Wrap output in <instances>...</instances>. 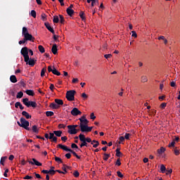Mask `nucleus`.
<instances>
[{"mask_svg": "<svg viewBox=\"0 0 180 180\" xmlns=\"http://www.w3.org/2000/svg\"><path fill=\"white\" fill-rule=\"evenodd\" d=\"M81 122L79 123V127H80V131L82 133H89V131H92V129H94V127H89L88 123H89V121L88 120H80Z\"/></svg>", "mask_w": 180, "mask_h": 180, "instance_id": "obj_1", "label": "nucleus"}, {"mask_svg": "<svg viewBox=\"0 0 180 180\" xmlns=\"http://www.w3.org/2000/svg\"><path fill=\"white\" fill-rule=\"evenodd\" d=\"M20 122H17L20 127H22L23 129H25V130H27L28 131H30V130H32L30 128H29L30 122L29 121L26 120V119H25L24 117H21L20 119Z\"/></svg>", "mask_w": 180, "mask_h": 180, "instance_id": "obj_2", "label": "nucleus"}, {"mask_svg": "<svg viewBox=\"0 0 180 180\" xmlns=\"http://www.w3.org/2000/svg\"><path fill=\"white\" fill-rule=\"evenodd\" d=\"M75 94L77 91L75 90H70L66 93V99L69 101V102H72V101H75Z\"/></svg>", "mask_w": 180, "mask_h": 180, "instance_id": "obj_3", "label": "nucleus"}, {"mask_svg": "<svg viewBox=\"0 0 180 180\" xmlns=\"http://www.w3.org/2000/svg\"><path fill=\"white\" fill-rule=\"evenodd\" d=\"M20 53L22 55V57L24 58V60L29 61V49L25 46L22 48Z\"/></svg>", "mask_w": 180, "mask_h": 180, "instance_id": "obj_4", "label": "nucleus"}, {"mask_svg": "<svg viewBox=\"0 0 180 180\" xmlns=\"http://www.w3.org/2000/svg\"><path fill=\"white\" fill-rule=\"evenodd\" d=\"M48 71L49 72H52L54 75H58V77L61 75V72L57 70L54 66L52 67L51 65H49L48 67Z\"/></svg>", "mask_w": 180, "mask_h": 180, "instance_id": "obj_5", "label": "nucleus"}, {"mask_svg": "<svg viewBox=\"0 0 180 180\" xmlns=\"http://www.w3.org/2000/svg\"><path fill=\"white\" fill-rule=\"evenodd\" d=\"M86 141L87 143H91V144L93 145L94 148H96L99 146V141H98L96 140L92 141V139H91V138H89V137L86 138Z\"/></svg>", "mask_w": 180, "mask_h": 180, "instance_id": "obj_6", "label": "nucleus"}, {"mask_svg": "<svg viewBox=\"0 0 180 180\" xmlns=\"http://www.w3.org/2000/svg\"><path fill=\"white\" fill-rule=\"evenodd\" d=\"M27 162L31 164V165H37V167H41V162L37 161V160L32 158V161L30 159L27 160Z\"/></svg>", "mask_w": 180, "mask_h": 180, "instance_id": "obj_7", "label": "nucleus"}, {"mask_svg": "<svg viewBox=\"0 0 180 180\" xmlns=\"http://www.w3.org/2000/svg\"><path fill=\"white\" fill-rule=\"evenodd\" d=\"M68 133L70 134H77V133L79 131V129H75L71 125H68Z\"/></svg>", "mask_w": 180, "mask_h": 180, "instance_id": "obj_8", "label": "nucleus"}, {"mask_svg": "<svg viewBox=\"0 0 180 180\" xmlns=\"http://www.w3.org/2000/svg\"><path fill=\"white\" fill-rule=\"evenodd\" d=\"M71 115L72 116H78L79 115H82V112L81 111H79V110H78V108H74L71 110Z\"/></svg>", "mask_w": 180, "mask_h": 180, "instance_id": "obj_9", "label": "nucleus"}, {"mask_svg": "<svg viewBox=\"0 0 180 180\" xmlns=\"http://www.w3.org/2000/svg\"><path fill=\"white\" fill-rule=\"evenodd\" d=\"M24 39H25L27 41H34V37H33L32 34H30L29 33L24 35Z\"/></svg>", "mask_w": 180, "mask_h": 180, "instance_id": "obj_10", "label": "nucleus"}, {"mask_svg": "<svg viewBox=\"0 0 180 180\" xmlns=\"http://www.w3.org/2000/svg\"><path fill=\"white\" fill-rule=\"evenodd\" d=\"M36 60L34 58H29L28 61H25L28 65H30L31 67H34V64H36Z\"/></svg>", "mask_w": 180, "mask_h": 180, "instance_id": "obj_11", "label": "nucleus"}, {"mask_svg": "<svg viewBox=\"0 0 180 180\" xmlns=\"http://www.w3.org/2000/svg\"><path fill=\"white\" fill-rule=\"evenodd\" d=\"M44 25L46 29H48V30L51 32V33H52L53 34H55L56 32H54V29L51 27V26H50V24L49 22H45Z\"/></svg>", "mask_w": 180, "mask_h": 180, "instance_id": "obj_12", "label": "nucleus"}, {"mask_svg": "<svg viewBox=\"0 0 180 180\" xmlns=\"http://www.w3.org/2000/svg\"><path fill=\"white\" fill-rule=\"evenodd\" d=\"M49 140H51L53 143H57V137L51 132L49 133Z\"/></svg>", "mask_w": 180, "mask_h": 180, "instance_id": "obj_13", "label": "nucleus"}, {"mask_svg": "<svg viewBox=\"0 0 180 180\" xmlns=\"http://www.w3.org/2000/svg\"><path fill=\"white\" fill-rule=\"evenodd\" d=\"M58 147L59 148H61L62 150H64V151H69L70 152L71 150V149L68 148V147L67 146H64L63 144H58Z\"/></svg>", "mask_w": 180, "mask_h": 180, "instance_id": "obj_14", "label": "nucleus"}, {"mask_svg": "<svg viewBox=\"0 0 180 180\" xmlns=\"http://www.w3.org/2000/svg\"><path fill=\"white\" fill-rule=\"evenodd\" d=\"M55 103L56 105H58V106H63V105H64V101L61 99H58V98H56L55 99Z\"/></svg>", "mask_w": 180, "mask_h": 180, "instance_id": "obj_15", "label": "nucleus"}, {"mask_svg": "<svg viewBox=\"0 0 180 180\" xmlns=\"http://www.w3.org/2000/svg\"><path fill=\"white\" fill-rule=\"evenodd\" d=\"M22 116H25V117H26V119H32V115H30V114H29V112H27L26 111H22Z\"/></svg>", "mask_w": 180, "mask_h": 180, "instance_id": "obj_16", "label": "nucleus"}, {"mask_svg": "<svg viewBox=\"0 0 180 180\" xmlns=\"http://www.w3.org/2000/svg\"><path fill=\"white\" fill-rule=\"evenodd\" d=\"M58 51V50L57 49V44H54L51 49V51H52L53 54H54V55L57 54Z\"/></svg>", "mask_w": 180, "mask_h": 180, "instance_id": "obj_17", "label": "nucleus"}, {"mask_svg": "<svg viewBox=\"0 0 180 180\" xmlns=\"http://www.w3.org/2000/svg\"><path fill=\"white\" fill-rule=\"evenodd\" d=\"M10 81L11 82H13V84H16V82H18V79H16V76L11 75L10 77Z\"/></svg>", "mask_w": 180, "mask_h": 180, "instance_id": "obj_18", "label": "nucleus"}, {"mask_svg": "<svg viewBox=\"0 0 180 180\" xmlns=\"http://www.w3.org/2000/svg\"><path fill=\"white\" fill-rule=\"evenodd\" d=\"M32 130L33 133H35V134H39V129L37 128V125H33Z\"/></svg>", "mask_w": 180, "mask_h": 180, "instance_id": "obj_19", "label": "nucleus"}, {"mask_svg": "<svg viewBox=\"0 0 180 180\" xmlns=\"http://www.w3.org/2000/svg\"><path fill=\"white\" fill-rule=\"evenodd\" d=\"M49 106L52 109H58L60 108V105H57L56 103H51Z\"/></svg>", "mask_w": 180, "mask_h": 180, "instance_id": "obj_20", "label": "nucleus"}, {"mask_svg": "<svg viewBox=\"0 0 180 180\" xmlns=\"http://www.w3.org/2000/svg\"><path fill=\"white\" fill-rule=\"evenodd\" d=\"M66 12L69 16H72V15H74V10L70 8H67Z\"/></svg>", "mask_w": 180, "mask_h": 180, "instance_id": "obj_21", "label": "nucleus"}, {"mask_svg": "<svg viewBox=\"0 0 180 180\" xmlns=\"http://www.w3.org/2000/svg\"><path fill=\"white\" fill-rule=\"evenodd\" d=\"M79 139L80 140V141L84 142V141H86V138L85 137V135L82 134H80L79 135Z\"/></svg>", "mask_w": 180, "mask_h": 180, "instance_id": "obj_22", "label": "nucleus"}, {"mask_svg": "<svg viewBox=\"0 0 180 180\" xmlns=\"http://www.w3.org/2000/svg\"><path fill=\"white\" fill-rule=\"evenodd\" d=\"M25 94L30 96H34V91L33 90H26Z\"/></svg>", "mask_w": 180, "mask_h": 180, "instance_id": "obj_23", "label": "nucleus"}, {"mask_svg": "<svg viewBox=\"0 0 180 180\" xmlns=\"http://www.w3.org/2000/svg\"><path fill=\"white\" fill-rule=\"evenodd\" d=\"M29 34V31L27 30V28L26 27H23L22 32V36H25V34Z\"/></svg>", "mask_w": 180, "mask_h": 180, "instance_id": "obj_24", "label": "nucleus"}, {"mask_svg": "<svg viewBox=\"0 0 180 180\" xmlns=\"http://www.w3.org/2000/svg\"><path fill=\"white\" fill-rule=\"evenodd\" d=\"M53 134H55L57 137H61V134H63V131H54Z\"/></svg>", "mask_w": 180, "mask_h": 180, "instance_id": "obj_25", "label": "nucleus"}, {"mask_svg": "<svg viewBox=\"0 0 180 180\" xmlns=\"http://www.w3.org/2000/svg\"><path fill=\"white\" fill-rule=\"evenodd\" d=\"M115 152H116V157H122V155H123V153H122V152H120V148H117L115 150Z\"/></svg>", "mask_w": 180, "mask_h": 180, "instance_id": "obj_26", "label": "nucleus"}, {"mask_svg": "<svg viewBox=\"0 0 180 180\" xmlns=\"http://www.w3.org/2000/svg\"><path fill=\"white\" fill-rule=\"evenodd\" d=\"M160 171L162 174H165V172L167 171V168L165 167V165H160Z\"/></svg>", "mask_w": 180, "mask_h": 180, "instance_id": "obj_27", "label": "nucleus"}, {"mask_svg": "<svg viewBox=\"0 0 180 180\" xmlns=\"http://www.w3.org/2000/svg\"><path fill=\"white\" fill-rule=\"evenodd\" d=\"M38 50H39L40 53H45L46 51V49H44V47L41 45H39L38 46Z\"/></svg>", "mask_w": 180, "mask_h": 180, "instance_id": "obj_28", "label": "nucleus"}, {"mask_svg": "<svg viewBox=\"0 0 180 180\" xmlns=\"http://www.w3.org/2000/svg\"><path fill=\"white\" fill-rule=\"evenodd\" d=\"M158 153L161 155L163 153H165V148L161 147L160 149L158 150Z\"/></svg>", "mask_w": 180, "mask_h": 180, "instance_id": "obj_29", "label": "nucleus"}, {"mask_svg": "<svg viewBox=\"0 0 180 180\" xmlns=\"http://www.w3.org/2000/svg\"><path fill=\"white\" fill-rule=\"evenodd\" d=\"M46 115L48 117H50L51 116H54V112L53 111H46Z\"/></svg>", "mask_w": 180, "mask_h": 180, "instance_id": "obj_30", "label": "nucleus"}, {"mask_svg": "<svg viewBox=\"0 0 180 180\" xmlns=\"http://www.w3.org/2000/svg\"><path fill=\"white\" fill-rule=\"evenodd\" d=\"M82 147H88V142L86 141H84L80 144V148H82Z\"/></svg>", "mask_w": 180, "mask_h": 180, "instance_id": "obj_31", "label": "nucleus"}, {"mask_svg": "<svg viewBox=\"0 0 180 180\" xmlns=\"http://www.w3.org/2000/svg\"><path fill=\"white\" fill-rule=\"evenodd\" d=\"M148 81V79L147 78V76H141V82H147Z\"/></svg>", "mask_w": 180, "mask_h": 180, "instance_id": "obj_32", "label": "nucleus"}, {"mask_svg": "<svg viewBox=\"0 0 180 180\" xmlns=\"http://www.w3.org/2000/svg\"><path fill=\"white\" fill-rule=\"evenodd\" d=\"M16 98L17 99H20L21 98H23V92L22 91L18 92L16 96Z\"/></svg>", "mask_w": 180, "mask_h": 180, "instance_id": "obj_33", "label": "nucleus"}, {"mask_svg": "<svg viewBox=\"0 0 180 180\" xmlns=\"http://www.w3.org/2000/svg\"><path fill=\"white\" fill-rule=\"evenodd\" d=\"M103 155H104L103 157L104 161H108V160H109L110 157V154L104 153Z\"/></svg>", "mask_w": 180, "mask_h": 180, "instance_id": "obj_34", "label": "nucleus"}, {"mask_svg": "<svg viewBox=\"0 0 180 180\" xmlns=\"http://www.w3.org/2000/svg\"><path fill=\"white\" fill-rule=\"evenodd\" d=\"M59 18L60 19V22L62 25H64V22H65V20L64 19V16L63 15H59Z\"/></svg>", "mask_w": 180, "mask_h": 180, "instance_id": "obj_35", "label": "nucleus"}, {"mask_svg": "<svg viewBox=\"0 0 180 180\" xmlns=\"http://www.w3.org/2000/svg\"><path fill=\"white\" fill-rule=\"evenodd\" d=\"M41 18L44 22H46V20H47V15L44 13L41 14Z\"/></svg>", "mask_w": 180, "mask_h": 180, "instance_id": "obj_36", "label": "nucleus"}, {"mask_svg": "<svg viewBox=\"0 0 180 180\" xmlns=\"http://www.w3.org/2000/svg\"><path fill=\"white\" fill-rule=\"evenodd\" d=\"M60 22V19L58 18V15L53 16V23H58Z\"/></svg>", "mask_w": 180, "mask_h": 180, "instance_id": "obj_37", "label": "nucleus"}, {"mask_svg": "<svg viewBox=\"0 0 180 180\" xmlns=\"http://www.w3.org/2000/svg\"><path fill=\"white\" fill-rule=\"evenodd\" d=\"M6 158H8V157H6V156L2 157L1 158L0 163H1V165H4V162L5 161H6Z\"/></svg>", "mask_w": 180, "mask_h": 180, "instance_id": "obj_38", "label": "nucleus"}, {"mask_svg": "<svg viewBox=\"0 0 180 180\" xmlns=\"http://www.w3.org/2000/svg\"><path fill=\"white\" fill-rule=\"evenodd\" d=\"M55 161L56 162H59V164H63V160H61V158H60L57 156L55 157Z\"/></svg>", "mask_w": 180, "mask_h": 180, "instance_id": "obj_39", "label": "nucleus"}, {"mask_svg": "<svg viewBox=\"0 0 180 180\" xmlns=\"http://www.w3.org/2000/svg\"><path fill=\"white\" fill-rule=\"evenodd\" d=\"M46 68H43L41 71V77H44V75H46Z\"/></svg>", "mask_w": 180, "mask_h": 180, "instance_id": "obj_40", "label": "nucleus"}, {"mask_svg": "<svg viewBox=\"0 0 180 180\" xmlns=\"http://www.w3.org/2000/svg\"><path fill=\"white\" fill-rule=\"evenodd\" d=\"M85 13L83 11L79 13V16L82 20H85Z\"/></svg>", "mask_w": 180, "mask_h": 180, "instance_id": "obj_41", "label": "nucleus"}, {"mask_svg": "<svg viewBox=\"0 0 180 180\" xmlns=\"http://www.w3.org/2000/svg\"><path fill=\"white\" fill-rule=\"evenodd\" d=\"M71 148H76L78 151H81V149L78 148V146L75 143H72Z\"/></svg>", "mask_w": 180, "mask_h": 180, "instance_id": "obj_42", "label": "nucleus"}, {"mask_svg": "<svg viewBox=\"0 0 180 180\" xmlns=\"http://www.w3.org/2000/svg\"><path fill=\"white\" fill-rule=\"evenodd\" d=\"M115 165H117V167H120L122 165V162H120V158H118L117 161L115 162Z\"/></svg>", "mask_w": 180, "mask_h": 180, "instance_id": "obj_43", "label": "nucleus"}, {"mask_svg": "<svg viewBox=\"0 0 180 180\" xmlns=\"http://www.w3.org/2000/svg\"><path fill=\"white\" fill-rule=\"evenodd\" d=\"M30 15L31 16H32V18H36V11L34 10L31 11Z\"/></svg>", "mask_w": 180, "mask_h": 180, "instance_id": "obj_44", "label": "nucleus"}, {"mask_svg": "<svg viewBox=\"0 0 180 180\" xmlns=\"http://www.w3.org/2000/svg\"><path fill=\"white\" fill-rule=\"evenodd\" d=\"M30 105H31L32 108L37 107V103H36V102H34V101H30Z\"/></svg>", "mask_w": 180, "mask_h": 180, "instance_id": "obj_45", "label": "nucleus"}, {"mask_svg": "<svg viewBox=\"0 0 180 180\" xmlns=\"http://www.w3.org/2000/svg\"><path fill=\"white\" fill-rule=\"evenodd\" d=\"M73 175L75 178H78V176H79V172H78V170L75 171Z\"/></svg>", "mask_w": 180, "mask_h": 180, "instance_id": "obj_46", "label": "nucleus"}, {"mask_svg": "<svg viewBox=\"0 0 180 180\" xmlns=\"http://www.w3.org/2000/svg\"><path fill=\"white\" fill-rule=\"evenodd\" d=\"M56 170L49 169V175H56Z\"/></svg>", "mask_w": 180, "mask_h": 180, "instance_id": "obj_47", "label": "nucleus"}, {"mask_svg": "<svg viewBox=\"0 0 180 180\" xmlns=\"http://www.w3.org/2000/svg\"><path fill=\"white\" fill-rule=\"evenodd\" d=\"M28 102H29V98H25L22 99V103H23L24 105H25V106H26V105L27 104Z\"/></svg>", "mask_w": 180, "mask_h": 180, "instance_id": "obj_48", "label": "nucleus"}, {"mask_svg": "<svg viewBox=\"0 0 180 180\" xmlns=\"http://www.w3.org/2000/svg\"><path fill=\"white\" fill-rule=\"evenodd\" d=\"M90 119H91L92 120H95L96 119V116H95V114H94V112L91 113Z\"/></svg>", "mask_w": 180, "mask_h": 180, "instance_id": "obj_49", "label": "nucleus"}, {"mask_svg": "<svg viewBox=\"0 0 180 180\" xmlns=\"http://www.w3.org/2000/svg\"><path fill=\"white\" fill-rule=\"evenodd\" d=\"M26 41H27L25 38L23 39V40H20L18 42V44H25V43H26Z\"/></svg>", "mask_w": 180, "mask_h": 180, "instance_id": "obj_50", "label": "nucleus"}, {"mask_svg": "<svg viewBox=\"0 0 180 180\" xmlns=\"http://www.w3.org/2000/svg\"><path fill=\"white\" fill-rule=\"evenodd\" d=\"M124 140H125L124 136H120L119 144H121L122 143H123V141H124Z\"/></svg>", "mask_w": 180, "mask_h": 180, "instance_id": "obj_51", "label": "nucleus"}, {"mask_svg": "<svg viewBox=\"0 0 180 180\" xmlns=\"http://www.w3.org/2000/svg\"><path fill=\"white\" fill-rule=\"evenodd\" d=\"M117 176H119V178H123V174H122V172H117Z\"/></svg>", "mask_w": 180, "mask_h": 180, "instance_id": "obj_52", "label": "nucleus"}, {"mask_svg": "<svg viewBox=\"0 0 180 180\" xmlns=\"http://www.w3.org/2000/svg\"><path fill=\"white\" fill-rule=\"evenodd\" d=\"M79 120L80 123H81V120H86V115H83L82 117H80L79 119Z\"/></svg>", "mask_w": 180, "mask_h": 180, "instance_id": "obj_53", "label": "nucleus"}, {"mask_svg": "<svg viewBox=\"0 0 180 180\" xmlns=\"http://www.w3.org/2000/svg\"><path fill=\"white\" fill-rule=\"evenodd\" d=\"M82 98H84V99H88V95H86L85 93H83L82 94Z\"/></svg>", "mask_w": 180, "mask_h": 180, "instance_id": "obj_54", "label": "nucleus"}, {"mask_svg": "<svg viewBox=\"0 0 180 180\" xmlns=\"http://www.w3.org/2000/svg\"><path fill=\"white\" fill-rule=\"evenodd\" d=\"M62 169H63V172H65V174H67V165H63V167H62Z\"/></svg>", "mask_w": 180, "mask_h": 180, "instance_id": "obj_55", "label": "nucleus"}, {"mask_svg": "<svg viewBox=\"0 0 180 180\" xmlns=\"http://www.w3.org/2000/svg\"><path fill=\"white\" fill-rule=\"evenodd\" d=\"M58 128L59 129H65V125L63 124H58Z\"/></svg>", "mask_w": 180, "mask_h": 180, "instance_id": "obj_56", "label": "nucleus"}, {"mask_svg": "<svg viewBox=\"0 0 180 180\" xmlns=\"http://www.w3.org/2000/svg\"><path fill=\"white\" fill-rule=\"evenodd\" d=\"M22 105V103H20V102H16L15 103V108H20V106Z\"/></svg>", "mask_w": 180, "mask_h": 180, "instance_id": "obj_57", "label": "nucleus"}, {"mask_svg": "<svg viewBox=\"0 0 180 180\" xmlns=\"http://www.w3.org/2000/svg\"><path fill=\"white\" fill-rule=\"evenodd\" d=\"M167 107V103H162L160 105V108H162V109H165Z\"/></svg>", "mask_w": 180, "mask_h": 180, "instance_id": "obj_58", "label": "nucleus"}, {"mask_svg": "<svg viewBox=\"0 0 180 180\" xmlns=\"http://www.w3.org/2000/svg\"><path fill=\"white\" fill-rule=\"evenodd\" d=\"M104 57L108 60V58H110L112 57V54H105L104 55Z\"/></svg>", "mask_w": 180, "mask_h": 180, "instance_id": "obj_59", "label": "nucleus"}, {"mask_svg": "<svg viewBox=\"0 0 180 180\" xmlns=\"http://www.w3.org/2000/svg\"><path fill=\"white\" fill-rule=\"evenodd\" d=\"M33 179V176H31L29 175H27L23 178V179Z\"/></svg>", "mask_w": 180, "mask_h": 180, "instance_id": "obj_60", "label": "nucleus"}, {"mask_svg": "<svg viewBox=\"0 0 180 180\" xmlns=\"http://www.w3.org/2000/svg\"><path fill=\"white\" fill-rule=\"evenodd\" d=\"M126 140H129L130 139V134H125V136L124 137Z\"/></svg>", "mask_w": 180, "mask_h": 180, "instance_id": "obj_61", "label": "nucleus"}, {"mask_svg": "<svg viewBox=\"0 0 180 180\" xmlns=\"http://www.w3.org/2000/svg\"><path fill=\"white\" fill-rule=\"evenodd\" d=\"M65 157H66L68 160H70V158H71V153H66Z\"/></svg>", "mask_w": 180, "mask_h": 180, "instance_id": "obj_62", "label": "nucleus"}, {"mask_svg": "<svg viewBox=\"0 0 180 180\" xmlns=\"http://www.w3.org/2000/svg\"><path fill=\"white\" fill-rule=\"evenodd\" d=\"M132 37H137V33H136V31H132Z\"/></svg>", "mask_w": 180, "mask_h": 180, "instance_id": "obj_63", "label": "nucleus"}, {"mask_svg": "<svg viewBox=\"0 0 180 180\" xmlns=\"http://www.w3.org/2000/svg\"><path fill=\"white\" fill-rule=\"evenodd\" d=\"M41 172L42 174H49V170L43 169Z\"/></svg>", "mask_w": 180, "mask_h": 180, "instance_id": "obj_64", "label": "nucleus"}]
</instances>
